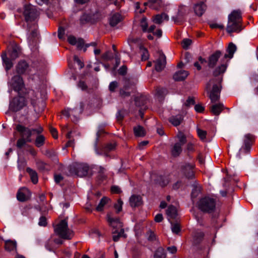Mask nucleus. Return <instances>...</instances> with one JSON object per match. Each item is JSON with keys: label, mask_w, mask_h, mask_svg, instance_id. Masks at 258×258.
Instances as JSON below:
<instances>
[{"label": "nucleus", "mask_w": 258, "mask_h": 258, "mask_svg": "<svg viewBox=\"0 0 258 258\" xmlns=\"http://www.w3.org/2000/svg\"><path fill=\"white\" fill-rule=\"evenodd\" d=\"M236 50V45L232 42L230 43L227 48L226 53L225 54L223 59L221 60V64L216 67L213 72L214 77L206 84V89L209 94V97L212 103L218 101L220 99L223 75L227 67L228 60H225V59L232 58Z\"/></svg>", "instance_id": "1"}, {"label": "nucleus", "mask_w": 258, "mask_h": 258, "mask_svg": "<svg viewBox=\"0 0 258 258\" xmlns=\"http://www.w3.org/2000/svg\"><path fill=\"white\" fill-rule=\"evenodd\" d=\"M241 12L239 10H233L228 15L226 31L228 33L239 32L242 30Z\"/></svg>", "instance_id": "2"}, {"label": "nucleus", "mask_w": 258, "mask_h": 258, "mask_svg": "<svg viewBox=\"0 0 258 258\" xmlns=\"http://www.w3.org/2000/svg\"><path fill=\"white\" fill-rule=\"evenodd\" d=\"M68 170L69 171L67 174L68 176L76 175L80 177L91 176L92 174V170L86 163H74L70 165Z\"/></svg>", "instance_id": "3"}, {"label": "nucleus", "mask_w": 258, "mask_h": 258, "mask_svg": "<svg viewBox=\"0 0 258 258\" xmlns=\"http://www.w3.org/2000/svg\"><path fill=\"white\" fill-rule=\"evenodd\" d=\"M54 231L64 239H71L73 237V231L68 227L67 218L61 220L54 227Z\"/></svg>", "instance_id": "4"}, {"label": "nucleus", "mask_w": 258, "mask_h": 258, "mask_svg": "<svg viewBox=\"0 0 258 258\" xmlns=\"http://www.w3.org/2000/svg\"><path fill=\"white\" fill-rule=\"evenodd\" d=\"M23 15L25 17V20L27 23V30L30 31L31 26L29 24V22L34 21L39 16V12L36 8L31 5H25L23 12Z\"/></svg>", "instance_id": "5"}, {"label": "nucleus", "mask_w": 258, "mask_h": 258, "mask_svg": "<svg viewBox=\"0 0 258 258\" xmlns=\"http://www.w3.org/2000/svg\"><path fill=\"white\" fill-rule=\"evenodd\" d=\"M16 130L20 133L21 137L26 139L29 143L32 141L31 137L33 133L39 135L43 131V128L40 126L37 128H29L21 124H18L16 126Z\"/></svg>", "instance_id": "6"}, {"label": "nucleus", "mask_w": 258, "mask_h": 258, "mask_svg": "<svg viewBox=\"0 0 258 258\" xmlns=\"http://www.w3.org/2000/svg\"><path fill=\"white\" fill-rule=\"evenodd\" d=\"M176 137L177 140L171 148V155L174 157L179 156L182 151V146L187 142L186 136L181 132H178Z\"/></svg>", "instance_id": "7"}, {"label": "nucleus", "mask_w": 258, "mask_h": 258, "mask_svg": "<svg viewBox=\"0 0 258 258\" xmlns=\"http://www.w3.org/2000/svg\"><path fill=\"white\" fill-rule=\"evenodd\" d=\"M198 207L202 211L210 213L213 212L216 208L215 199L209 197L202 198L199 202Z\"/></svg>", "instance_id": "8"}, {"label": "nucleus", "mask_w": 258, "mask_h": 258, "mask_svg": "<svg viewBox=\"0 0 258 258\" xmlns=\"http://www.w3.org/2000/svg\"><path fill=\"white\" fill-rule=\"evenodd\" d=\"M26 105L24 97L21 96L15 97L10 102L9 109L13 112H17L22 109Z\"/></svg>", "instance_id": "9"}, {"label": "nucleus", "mask_w": 258, "mask_h": 258, "mask_svg": "<svg viewBox=\"0 0 258 258\" xmlns=\"http://www.w3.org/2000/svg\"><path fill=\"white\" fill-rule=\"evenodd\" d=\"M148 98L147 96L141 95L135 97L134 101L137 107L140 108L139 115L143 118L144 116V111L147 109L146 104L148 102Z\"/></svg>", "instance_id": "10"}, {"label": "nucleus", "mask_w": 258, "mask_h": 258, "mask_svg": "<svg viewBox=\"0 0 258 258\" xmlns=\"http://www.w3.org/2000/svg\"><path fill=\"white\" fill-rule=\"evenodd\" d=\"M96 135L97 138L94 145L96 153L98 155L103 154L105 156H108V152L115 150L116 144L115 143H109L104 147L101 152H99L97 149V143L100 136L99 132H97Z\"/></svg>", "instance_id": "11"}, {"label": "nucleus", "mask_w": 258, "mask_h": 258, "mask_svg": "<svg viewBox=\"0 0 258 258\" xmlns=\"http://www.w3.org/2000/svg\"><path fill=\"white\" fill-rule=\"evenodd\" d=\"M189 9L185 6H180L178 8L177 14L173 16L172 20L175 23H180L184 20V17L188 13Z\"/></svg>", "instance_id": "12"}, {"label": "nucleus", "mask_w": 258, "mask_h": 258, "mask_svg": "<svg viewBox=\"0 0 258 258\" xmlns=\"http://www.w3.org/2000/svg\"><path fill=\"white\" fill-rule=\"evenodd\" d=\"M194 165L189 163H183L180 166V170L184 176L188 179H192L195 177L193 170Z\"/></svg>", "instance_id": "13"}, {"label": "nucleus", "mask_w": 258, "mask_h": 258, "mask_svg": "<svg viewBox=\"0 0 258 258\" xmlns=\"http://www.w3.org/2000/svg\"><path fill=\"white\" fill-rule=\"evenodd\" d=\"M13 89L17 92L21 90L24 87V83L22 77L20 75L14 76L10 82Z\"/></svg>", "instance_id": "14"}, {"label": "nucleus", "mask_w": 258, "mask_h": 258, "mask_svg": "<svg viewBox=\"0 0 258 258\" xmlns=\"http://www.w3.org/2000/svg\"><path fill=\"white\" fill-rule=\"evenodd\" d=\"M99 20V18H96L95 15H91L84 13L80 18V22L81 24H85L88 23H94Z\"/></svg>", "instance_id": "15"}, {"label": "nucleus", "mask_w": 258, "mask_h": 258, "mask_svg": "<svg viewBox=\"0 0 258 258\" xmlns=\"http://www.w3.org/2000/svg\"><path fill=\"white\" fill-rule=\"evenodd\" d=\"M8 52L11 59L15 60L20 55L21 48L18 44L14 43L12 45L11 49L8 50Z\"/></svg>", "instance_id": "16"}, {"label": "nucleus", "mask_w": 258, "mask_h": 258, "mask_svg": "<svg viewBox=\"0 0 258 258\" xmlns=\"http://www.w3.org/2000/svg\"><path fill=\"white\" fill-rule=\"evenodd\" d=\"M155 69L157 72L162 71L165 67L166 56L163 53H160L159 58L155 61Z\"/></svg>", "instance_id": "17"}, {"label": "nucleus", "mask_w": 258, "mask_h": 258, "mask_svg": "<svg viewBox=\"0 0 258 258\" xmlns=\"http://www.w3.org/2000/svg\"><path fill=\"white\" fill-rule=\"evenodd\" d=\"M221 55V51L220 50H216L214 53L209 57L208 66L210 68H213L215 67Z\"/></svg>", "instance_id": "18"}, {"label": "nucleus", "mask_w": 258, "mask_h": 258, "mask_svg": "<svg viewBox=\"0 0 258 258\" xmlns=\"http://www.w3.org/2000/svg\"><path fill=\"white\" fill-rule=\"evenodd\" d=\"M107 221L110 226L112 227V231L115 230H118L119 231L121 228H122V224L118 218H114L108 216Z\"/></svg>", "instance_id": "19"}, {"label": "nucleus", "mask_w": 258, "mask_h": 258, "mask_svg": "<svg viewBox=\"0 0 258 258\" xmlns=\"http://www.w3.org/2000/svg\"><path fill=\"white\" fill-rule=\"evenodd\" d=\"M169 182L167 176L163 175H158L154 179L155 184L163 187L166 186Z\"/></svg>", "instance_id": "20"}, {"label": "nucleus", "mask_w": 258, "mask_h": 258, "mask_svg": "<svg viewBox=\"0 0 258 258\" xmlns=\"http://www.w3.org/2000/svg\"><path fill=\"white\" fill-rule=\"evenodd\" d=\"M2 58L3 61V64L5 67V69L7 71L11 69L13 66L12 62V59L10 57H8L6 51L3 52L2 54Z\"/></svg>", "instance_id": "21"}, {"label": "nucleus", "mask_w": 258, "mask_h": 258, "mask_svg": "<svg viewBox=\"0 0 258 258\" xmlns=\"http://www.w3.org/2000/svg\"><path fill=\"white\" fill-rule=\"evenodd\" d=\"M130 204L131 207H136L142 204V197L139 195H133L130 199Z\"/></svg>", "instance_id": "22"}, {"label": "nucleus", "mask_w": 258, "mask_h": 258, "mask_svg": "<svg viewBox=\"0 0 258 258\" xmlns=\"http://www.w3.org/2000/svg\"><path fill=\"white\" fill-rule=\"evenodd\" d=\"M206 9V6L203 2H201L195 5L194 7V11L195 14L198 16H201L204 13Z\"/></svg>", "instance_id": "23"}, {"label": "nucleus", "mask_w": 258, "mask_h": 258, "mask_svg": "<svg viewBox=\"0 0 258 258\" xmlns=\"http://www.w3.org/2000/svg\"><path fill=\"white\" fill-rule=\"evenodd\" d=\"M38 30L36 28H34L31 30L30 34L28 36V40L30 45L34 44L36 43L37 39H38Z\"/></svg>", "instance_id": "24"}, {"label": "nucleus", "mask_w": 258, "mask_h": 258, "mask_svg": "<svg viewBox=\"0 0 258 258\" xmlns=\"http://www.w3.org/2000/svg\"><path fill=\"white\" fill-rule=\"evenodd\" d=\"M28 68V64L24 60H21L17 66L16 70L19 74H24Z\"/></svg>", "instance_id": "25"}, {"label": "nucleus", "mask_w": 258, "mask_h": 258, "mask_svg": "<svg viewBox=\"0 0 258 258\" xmlns=\"http://www.w3.org/2000/svg\"><path fill=\"white\" fill-rule=\"evenodd\" d=\"M187 71L181 70L176 72L173 75V79L176 81H181L184 80L188 75Z\"/></svg>", "instance_id": "26"}, {"label": "nucleus", "mask_w": 258, "mask_h": 258, "mask_svg": "<svg viewBox=\"0 0 258 258\" xmlns=\"http://www.w3.org/2000/svg\"><path fill=\"white\" fill-rule=\"evenodd\" d=\"M168 16L164 13L155 15L153 19V22L157 24H161L164 20L168 21Z\"/></svg>", "instance_id": "27"}, {"label": "nucleus", "mask_w": 258, "mask_h": 258, "mask_svg": "<svg viewBox=\"0 0 258 258\" xmlns=\"http://www.w3.org/2000/svg\"><path fill=\"white\" fill-rule=\"evenodd\" d=\"M5 249L8 251L16 250L17 249V242L15 240H5Z\"/></svg>", "instance_id": "28"}, {"label": "nucleus", "mask_w": 258, "mask_h": 258, "mask_svg": "<svg viewBox=\"0 0 258 258\" xmlns=\"http://www.w3.org/2000/svg\"><path fill=\"white\" fill-rule=\"evenodd\" d=\"M183 119V117L181 114H178L175 116H172L169 119V121L170 123H171L174 126H178L179 125L181 122L182 121Z\"/></svg>", "instance_id": "29"}, {"label": "nucleus", "mask_w": 258, "mask_h": 258, "mask_svg": "<svg viewBox=\"0 0 258 258\" xmlns=\"http://www.w3.org/2000/svg\"><path fill=\"white\" fill-rule=\"evenodd\" d=\"M224 108L222 103L216 104L210 107V110L213 114L219 115Z\"/></svg>", "instance_id": "30"}, {"label": "nucleus", "mask_w": 258, "mask_h": 258, "mask_svg": "<svg viewBox=\"0 0 258 258\" xmlns=\"http://www.w3.org/2000/svg\"><path fill=\"white\" fill-rule=\"evenodd\" d=\"M123 228H121L119 231L118 230H115L112 231V238L113 241H117L121 237H123L125 238L126 237V235L124 234Z\"/></svg>", "instance_id": "31"}, {"label": "nucleus", "mask_w": 258, "mask_h": 258, "mask_svg": "<svg viewBox=\"0 0 258 258\" xmlns=\"http://www.w3.org/2000/svg\"><path fill=\"white\" fill-rule=\"evenodd\" d=\"M122 20L121 16L118 14L116 13L112 15V16L110 18L109 23L111 26H116L118 23H119Z\"/></svg>", "instance_id": "32"}, {"label": "nucleus", "mask_w": 258, "mask_h": 258, "mask_svg": "<svg viewBox=\"0 0 258 258\" xmlns=\"http://www.w3.org/2000/svg\"><path fill=\"white\" fill-rule=\"evenodd\" d=\"M251 145V136L249 134L245 136V139L244 140V147H242L247 153L248 152Z\"/></svg>", "instance_id": "33"}, {"label": "nucleus", "mask_w": 258, "mask_h": 258, "mask_svg": "<svg viewBox=\"0 0 258 258\" xmlns=\"http://www.w3.org/2000/svg\"><path fill=\"white\" fill-rule=\"evenodd\" d=\"M26 171L29 173L32 182L34 184L37 183L38 182V175L37 172L30 167H27Z\"/></svg>", "instance_id": "34"}, {"label": "nucleus", "mask_w": 258, "mask_h": 258, "mask_svg": "<svg viewBox=\"0 0 258 258\" xmlns=\"http://www.w3.org/2000/svg\"><path fill=\"white\" fill-rule=\"evenodd\" d=\"M166 214L170 218L175 219L177 216L176 208L172 205L169 206L166 210Z\"/></svg>", "instance_id": "35"}, {"label": "nucleus", "mask_w": 258, "mask_h": 258, "mask_svg": "<svg viewBox=\"0 0 258 258\" xmlns=\"http://www.w3.org/2000/svg\"><path fill=\"white\" fill-rule=\"evenodd\" d=\"M77 110V108L72 109V108H68L67 109H65L62 111V114L68 117H69L71 114H72L74 116V121H77L78 120V118L76 115L75 112Z\"/></svg>", "instance_id": "36"}, {"label": "nucleus", "mask_w": 258, "mask_h": 258, "mask_svg": "<svg viewBox=\"0 0 258 258\" xmlns=\"http://www.w3.org/2000/svg\"><path fill=\"white\" fill-rule=\"evenodd\" d=\"M134 132L136 137H144L146 135L145 129L141 125L135 126L134 127Z\"/></svg>", "instance_id": "37"}, {"label": "nucleus", "mask_w": 258, "mask_h": 258, "mask_svg": "<svg viewBox=\"0 0 258 258\" xmlns=\"http://www.w3.org/2000/svg\"><path fill=\"white\" fill-rule=\"evenodd\" d=\"M109 201V199L106 197H104L101 199L99 204L96 208V210L99 212L102 211L103 210L104 206L107 204Z\"/></svg>", "instance_id": "38"}, {"label": "nucleus", "mask_w": 258, "mask_h": 258, "mask_svg": "<svg viewBox=\"0 0 258 258\" xmlns=\"http://www.w3.org/2000/svg\"><path fill=\"white\" fill-rule=\"evenodd\" d=\"M21 190H25L27 191H28V190L25 188H23L21 189ZM17 198L18 201L22 202L26 201L28 200L27 197L23 192L21 190V189L18 191L17 194Z\"/></svg>", "instance_id": "39"}, {"label": "nucleus", "mask_w": 258, "mask_h": 258, "mask_svg": "<svg viewBox=\"0 0 258 258\" xmlns=\"http://www.w3.org/2000/svg\"><path fill=\"white\" fill-rule=\"evenodd\" d=\"M170 223L171 224L172 232L174 234H178L181 231V227L179 223L177 222L174 223L171 221H170Z\"/></svg>", "instance_id": "40"}, {"label": "nucleus", "mask_w": 258, "mask_h": 258, "mask_svg": "<svg viewBox=\"0 0 258 258\" xmlns=\"http://www.w3.org/2000/svg\"><path fill=\"white\" fill-rule=\"evenodd\" d=\"M45 137L43 135H38L35 141V145L36 147L39 148L42 146L44 144Z\"/></svg>", "instance_id": "41"}, {"label": "nucleus", "mask_w": 258, "mask_h": 258, "mask_svg": "<svg viewBox=\"0 0 258 258\" xmlns=\"http://www.w3.org/2000/svg\"><path fill=\"white\" fill-rule=\"evenodd\" d=\"M166 256L165 250L162 247L158 248L154 254V258H166Z\"/></svg>", "instance_id": "42"}, {"label": "nucleus", "mask_w": 258, "mask_h": 258, "mask_svg": "<svg viewBox=\"0 0 258 258\" xmlns=\"http://www.w3.org/2000/svg\"><path fill=\"white\" fill-rule=\"evenodd\" d=\"M150 7L154 9H157L162 4L161 0H149Z\"/></svg>", "instance_id": "43"}, {"label": "nucleus", "mask_w": 258, "mask_h": 258, "mask_svg": "<svg viewBox=\"0 0 258 258\" xmlns=\"http://www.w3.org/2000/svg\"><path fill=\"white\" fill-rule=\"evenodd\" d=\"M114 58V56L110 51H107L101 56V58L104 61H109L112 60Z\"/></svg>", "instance_id": "44"}, {"label": "nucleus", "mask_w": 258, "mask_h": 258, "mask_svg": "<svg viewBox=\"0 0 258 258\" xmlns=\"http://www.w3.org/2000/svg\"><path fill=\"white\" fill-rule=\"evenodd\" d=\"M45 155L49 158H51L53 161H57L56 153L54 150H46L45 152Z\"/></svg>", "instance_id": "45"}, {"label": "nucleus", "mask_w": 258, "mask_h": 258, "mask_svg": "<svg viewBox=\"0 0 258 258\" xmlns=\"http://www.w3.org/2000/svg\"><path fill=\"white\" fill-rule=\"evenodd\" d=\"M140 26L143 32H147L148 29L147 19L146 17H143L141 20Z\"/></svg>", "instance_id": "46"}, {"label": "nucleus", "mask_w": 258, "mask_h": 258, "mask_svg": "<svg viewBox=\"0 0 258 258\" xmlns=\"http://www.w3.org/2000/svg\"><path fill=\"white\" fill-rule=\"evenodd\" d=\"M18 168L20 171L23 170L27 165V163L24 159L18 160Z\"/></svg>", "instance_id": "47"}, {"label": "nucleus", "mask_w": 258, "mask_h": 258, "mask_svg": "<svg viewBox=\"0 0 258 258\" xmlns=\"http://www.w3.org/2000/svg\"><path fill=\"white\" fill-rule=\"evenodd\" d=\"M191 43H192V40L191 39H189L188 38H185V39H183V40L181 42V44H182V47L184 49H187L188 48L189 45H191Z\"/></svg>", "instance_id": "48"}, {"label": "nucleus", "mask_w": 258, "mask_h": 258, "mask_svg": "<svg viewBox=\"0 0 258 258\" xmlns=\"http://www.w3.org/2000/svg\"><path fill=\"white\" fill-rule=\"evenodd\" d=\"M141 50L142 51V59L143 60H146L149 58V53L147 49L144 47H140Z\"/></svg>", "instance_id": "49"}, {"label": "nucleus", "mask_w": 258, "mask_h": 258, "mask_svg": "<svg viewBox=\"0 0 258 258\" xmlns=\"http://www.w3.org/2000/svg\"><path fill=\"white\" fill-rule=\"evenodd\" d=\"M197 131L199 137L202 140H204L205 139H206L207 135L206 131L202 130L199 128H197Z\"/></svg>", "instance_id": "50"}, {"label": "nucleus", "mask_w": 258, "mask_h": 258, "mask_svg": "<svg viewBox=\"0 0 258 258\" xmlns=\"http://www.w3.org/2000/svg\"><path fill=\"white\" fill-rule=\"evenodd\" d=\"M204 236V233L202 232H197L195 233V238L197 243H200Z\"/></svg>", "instance_id": "51"}, {"label": "nucleus", "mask_w": 258, "mask_h": 258, "mask_svg": "<svg viewBox=\"0 0 258 258\" xmlns=\"http://www.w3.org/2000/svg\"><path fill=\"white\" fill-rule=\"evenodd\" d=\"M126 89L127 87L124 86L123 89H120L119 90V94L123 98L130 96V93L129 92L126 91Z\"/></svg>", "instance_id": "52"}, {"label": "nucleus", "mask_w": 258, "mask_h": 258, "mask_svg": "<svg viewBox=\"0 0 258 258\" xmlns=\"http://www.w3.org/2000/svg\"><path fill=\"white\" fill-rule=\"evenodd\" d=\"M118 86V84L116 81L111 82L109 85V90L110 92H114L116 88Z\"/></svg>", "instance_id": "53"}, {"label": "nucleus", "mask_w": 258, "mask_h": 258, "mask_svg": "<svg viewBox=\"0 0 258 258\" xmlns=\"http://www.w3.org/2000/svg\"><path fill=\"white\" fill-rule=\"evenodd\" d=\"M167 90L165 88H157L156 89V94L160 97H162L167 93Z\"/></svg>", "instance_id": "54"}, {"label": "nucleus", "mask_w": 258, "mask_h": 258, "mask_svg": "<svg viewBox=\"0 0 258 258\" xmlns=\"http://www.w3.org/2000/svg\"><path fill=\"white\" fill-rule=\"evenodd\" d=\"M27 142H28L26 141V139L21 137V139H19L17 141V146L19 148H21L23 146H24L26 144Z\"/></svg>", "instance_id": "55"}, {"label": "nucleus", "mask_w": 258, "mask_h": 258, "mask_svg": "<svg viewBox=\"0 0 258 258\" xmlns=\"http://www.w3.org/2000/svg\"><path fill=\"white\" fill-rule=\"evenodd\" d=\"M195 104V101L193 97H188V99L184 103V105L186 107H190Z\"/></svg>", "instance_id": "56"}, {"label": "nucleus", "mask_w": 258, "mask_h": 258, "mask_svg": "<svg viewBox=\"0 0 258 258\" xmlns=\"http://www.w3.org/2000/svg\"><path fill=\"white\" fill-rule=\"evenodd\" d=\"M53 242L51 239H48L45 243V247L50 251H52Z\"/></svg>", "instance_id": "57"}, {"label": "nucleus", "mask_w": 258, "mask_h": 258, "mask_svg": "<svg viewBox=\"0 0 258 258\" xmlns=\"http://www.w3.org/2000/svg\"><path fill=\"white\" fill-rule=\"evenodd\" d=\"M123 204V202L121 201L120 199H119L117 201V203L114 205V208L117 210V212L118 213L122 210V205Z\"/></svg>", "instance_id": "58"}, {"label": "nucleus", "mask_w": 258, "mask_h": 258, "mask_svg": "<svg viewBox=\"0 0 258 258\" xmlns=\"http://www.w3.org/2000/svg\"><path fill=\"white\" fill-rule=\"evenodd\" d=\"M38 224L40 226H45L47 225L46 218L44 216H41L39 218Z\"/></svg>", "instance_id": "59"}, {"label": "nucleus", "mask_w": 258, "mask_h": 258, "mask_svg": "<svg viewBox=\"0 0 258 258\" xmlns=\"http://www.w3.org/2000/svg\"><path fill=\"white\" fill-rule=\"evenodd\" d=\"M68 41L72 45H75L77 44V42L78 40H77L76 38L74 36H69L68 38Z\"/></svg>", "instance_id": "60"}, {"label": "nucleus", "mask_w": 258, "mask_h": 258, "mask_svg": "<svg viewBox=\"0 0 258 258\" xmlns=\"http://www.w3.org/2000/svg\"><path fill=\"white\" fill-rule=\"evenodd\" d=\"M74 61L77 63L80 69L84 67V63L76 55L74 56Z\"/></svg>", "instance_id": "61"}, {"label": "nucleus", "mask_w": 258, "mask_h": 258, "mask_svg": "<svg viewBox=\"0 0 258 258\" xmlns=\"http://www.w3.org/2000/svg\"><path fill=\"white\" fill-rule=\"evenodd\" d=\"M78 86L79 88H81L83 91L86 90L87 89V85L84 81H79L78 84Z\"/></svg>", "instance_id": "62"}, {"label": "nucleus", "mask_w": 258, "mask_h": 258, "mask_svg": "<svg viewBox=\"0 0 258 258\" xmlns=\"http://www.w3.org/2000/svg\"><path fill=\"white\" fill-rule=\"evenodd\" d=\"M126 67L125 66H123L118 70V74L120 75L124 76L126 74Z\"/></svg>", "instance_id": "63"}, {"label": "nucleus", "mask_w": 258, "mask_h": 258, "mask_svg": "<svg viewBox=\"0 0 258 258\" xmlns=\"http://www.w3.org/2000/svg\"><path fill=\"white\" fill-rule=\"evenodd\" d=\"M111 189L112 192L115 194H119L121 192L120 188L117 185L112 186Z\"/></svg>", "instance_id": "64"}]
</instances>
